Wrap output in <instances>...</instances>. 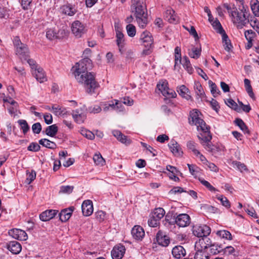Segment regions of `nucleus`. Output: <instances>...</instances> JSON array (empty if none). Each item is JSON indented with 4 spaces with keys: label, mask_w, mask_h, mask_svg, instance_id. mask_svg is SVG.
<instances>
[{
    "label": "nucleus",
    "mask_w": 259,
    "mask_h": 259,
    "mask_svg": "<svg viewBox=\"0 0 259 259\" xmlns=\"http://www.w3.org/2000/svg\"><path fill=\"white\" fill-rule=\"evenodd\" d=\"M175 222L179 227H185L190 224V218L186 213H181L176 217Z\"/></svg>",
    "instance_id": "15"
},
{
    "label": "nucleus",
    "mask_w": 259,
    "mask_h": 259,
    "mask_svg": "<svg viewBox=\"0 0 259 259\" xmlns=\"http://www.w3.org/2000/svg\"><path fill=\"white\" fill-rule=\"evenodd\" d=\"M8 234L13 238L21 241H25L28 238L27 233L21 229H12L9 231Z\"/></svg>",
    "instance_id": "13"
},
{
    "label": "nucleus",
    "mask_w": 259,
    "mask_h": 259,
    "mask_svg": "<svg viewBox=\"0 0 259 259\" xmlns=\"http://www.w3.org/2000/svg\"><path fill=\"white\" fill-rule=\"evenodd\" d=\"M40 147L36 143L32 142L28 147L27 149L29 151L37 152L40 150Z\"/></svg>",
    "instance_id": "57"
},
{
    "label": "nucleus",
    "mask_w": 259,
    "mask_h": 259,
    "mask_svg": "<svg viewBox=\"0 0 259 259\" xmlns=\"http://www.w3.org/2000/svg\"><path fill=\"white\" fill-rule=\"evenodd\" d=\"M222 41L224 43V47L225 50L229 52L231 50V49L232 48V45L230 42V40L228 38V36L227 35V34L225 33H224L222 34Z\"/></svg>",
    "instance_id": "35"
},
{
    "label": "nucleus",
    "mask_w": 259,
    "mask_h": 259,
    "mask_svg": "<svg viewBox=\"0 0 259 259\" xmlns=\"http://www.w3.org/2000/svg\"><path fill=\"white\" fill-rule=\"evenodd\" d=\"M72 115L74 120L78 123H82L86 118L85 106L72 111Z\"/></svg>",
    "instance_id": "14"
},
{
    "label": "nucleus",
    "mask_w": 259,
    "mask_h": 259,
    "mask_svg": "<svg viewBox=\"0 0 259 259\" xmlns=\"http://www.w3.org/2000/svg\"><path fill=\"white\" fill-rule=\"evenodd\" d=\"M93 160L97 165L102 166L104 165L105 161L100 154H96L93 157Z\"/></svg>",
    "instance_id": "48"
},
{
    "label": "nucleus",
    "mask_w": 259,
    "mask_h": 259,
    "mask_svg": "<svg viewBox=\"0 0 259 259\" xmlns=\"http://www.w3.org/2000/svg\"><path fill=\"white\" fill-rule=\"evenodd\" d=\"M18 123L20 125L24 134H26L30 128L27 121L24 119H20L18 121Z\"/></svg>",
    "instance_id": "46"
},
{
    "label": "nucleus",
    "mask_w": 259,
    "mask_h": 259,
    "mask_svg": "<svg viewBox=\"0 0 259 259\" xmlns=\"http://www.w3.org/2000/svg\"><path fill=\"white\" fill-rule=\"evenodd\" d=\"M209 247H210V251L211 253L213 254L222 252V250H223L222 246L218 244H211Z\"/></svg>",
    "instance_id": "49"
},
{
    "label": "nucleus",
    "mask_w": 259,
    "mask_h": 259,
    "mask_svg": "<svg viewBox=\"0 0 259 259\" xmlns=\"http://www.w3.org/2000/svg\"><path fill=\"white\" fill-rule=\"evenodd\" d=\"M82 212L84 216H90L93 212V205L92 201L87 200L83 202L81 205Z\"/></svg>",
    "instance_id": "17"
},
{
    "label": "nucleus",
    "mask_w": 259,
    "mask_h": 259,
    "mask_svg": "<svg viewBox=\"0 0 259 259\" xmlns=\"http://www.w3.org/2000/svg\"><path fill=\"white\" fill-rule=\"evenodd\" d=\"M74 209L73 207H70L62 210L59 214L60 220L62 222L68 221L71 217Z\"/></svg>",
    "instance_id": "22"
},
{
    "label": "nucleus",
    "mask_w": 259,
    "mask_h": 259,
    "mask_svg": "<svg viewBox=\"0 0 259 259\" xmlns=\"http://www.w3.org/2000/svg\"><path fill=\"white\" fill-rule=\"evenodd\" d=\"M112 134L113 135L122 143L126 145H128L131 143V140L128 139L127 137L123 135L119 131L114 130L112 131Z\"/></svg>",
    "instance_id": "28"
},
{
    "label": "nucleus",
    "mask_w": 259,
    "mask_h": 259,
    "mask_svg": "<svg viewBox=\"0 0 259 259\" xmlns=\"http://www.w3.org/2000/svg\"><path fill=\"white\" fill-rule=\"evenodd\" d=\"M200 113L197 109L190 111L188 118L189 123L191 125H196L198 131L208 132L209 130L204 121L200 116Z\"/></svg>",
    "instance_id": "3"
},
{
    "label": "nucleus",
    "mask_w": 259,
    "mask_h": 259,
    "mask_svg": "<svg viewBox=\"0 0 259 259\" xmlns=\"http://www.w3.org/2000/svg\"><path fill=\"white\" fill-rule=\"evenodd\" d=\"M211 229L207 225H195L193 228V234L198 237H204L207 236L210 233Z\"/></svg>",
    "instance_id": "10"
},
{
    "label": "nucleus",
    "mask_w": 259,
    "mask_h": 259,
    "mask_svg": "<svg viewBox=\"0 0 259 259\" xmlns=\"http://www.w3.org/2000/svg\"><path fill=\"white\" fill-rule=\"evenodd\" d=\"M201 48L193 47L189 50L188 54L190 57L194 59L198 58L201 55Z\"/></svg>",
    "instance_id": "33"
},
{
    "label": "nucleus",
    "mask_w": 259,
    "mask_h": 259,
    "mask_svg": "<svg viewBox=\"0 0 259 259\" xmlns=\"http://www.w3.org/2000/svg\"><path fill=\"white\" fill-rule=\"evenodd\" d=\"M46 37L50 40L61 38V36L57 34L56 31L55 29L52 28L48 29L47 30Z\"/></svg>",
    "instance_id": "36"
},
{
    "label": "nucleus",
    "mask_w": 259,
    "mask_h": 259,
    "mask_svg": "<svg viewBox=\"0 0 259 259\" xmlns=\"http://www.w3.org/2000/svg\"><path fill=\"white\" fill-rule=\"evenodd\" d=\"M7 248L9 251L14 254L19 253L22 249L21 244L16 241H11L8 245Z\"/></svg>",
    "instance_id": "25"
},
{
    "label": "nucleus",
    "mask_w": 259,
    "mask_h": 259,
    "mask_svg": "<svg viewBox=\"0 0 259 259\" xmlns=\"http://www.w3.org/2000/svg\"><path fill=\"white\" fill-rule=\"evenodd\" d=\"M32 130L33 133L38 134L41 131V125L39 122L34 123L32 126Z\"/></svg>",
    "instance_id": "59"
},
{
    "label": "nucleus",
    "mask_w": 259,
    "mask_h": 259,
    "mask_svg": "<svg viewBox=\"0 0 259 259\" xmlns=\"http://www.w3.org/2000/svg\"><path fill=\"white\" fill-rule=\"evenodd\" d=\"M114 102L115 106V111L117 113L123 112L124 111V107L122 104H123L122 102H120L116 100H115Z\"/></svg>",
    "instance_id": "54"
},
{
    "label": "nucleus",
    "mask_w": 259,
    "mask_h": 259,
    "mask_svg": "<svg viewBox=\"0 0 259 259\" xmlns=\"http://www.w3.org/2000/svg\"><path fill=\"white\" fill-rule=\"evenodd\" d=\"M225 102L226 105L228 106L229 107L231 108L232 109H234V110L237 112L240 111V108L238 107L237 103L233 100L231 99H229L225 100Z\"/></svg>",
    "instance_id": "41"
},
{
    "label": "nucleus",
    "mask_w": 259,
    "mask_h": 259,
    "mask_svg": "<svg viewBox=\"0 0 259 259\" xmlns=\"http://www.w3.org/2000/svg\"><path fill=\"white\" fill-rule=\"evenodd\" d=\"M244 82L246 92L251 98H253L254 97V96L252 91V87L250 84V80L248 79L245 78L244 80Z\"/></svg>",
    "instance_id": "42"
},
{
    "label": "nucleus",
    "mask_w": 259,
    "mask_h": 259,
    "mask_svg": "<svg viewBox=\"0 0 259 259\" xmlns=\"http://www.w3.org/2000/svg\"><path fill=\"white\" fill-rule=\"evenodd\" d=\"M179 94L183 98H185L187 100L191 99V96L188 93L189 90L184 85H181L177 90Z\"/></svg>",
    "instance_id": "31"
},
{
    "label": "nucleus",
    "mask_w": 259,
    "mask_h": 259,
    "mask_svg": "<svg viewBox=\"0 0 259 259\" xmlns=\"http://www.w3.org/2000/svg\"><path fill=\"white\" fill-rule=\"evenodd\" d=\"M88 111L91 113H98L101 111V107L98 105H94L89 107Z\"/></svg>",
    "instance_id": "58"
},
{
    "label": "nucleus",
    "mask_w": 259,
    "mask_h": 259,
    "mask_svg": "<svg viewBox=\"0 0 259 259\" xmlns=\"http://www.w3.org/2000/svg\"><path fill=\"white\" fill-rule=\"evenodd\" d=\"M232 166L234 168H237L238 170L242 172L243 170H247L246 166L240 162L233 161L231 163Z\"/></svg>",
    "instance_id": "44"
},
{
    "label": "nucleus",
    "mask_w": 259,
    "mask_h": 259,
    "mask_svg": "<svg viewBox=\"0 0 259 259\" xmlns=\"http://www.w3.org/2000/svg\"><path fill=\"white\" fill-rule=\"evenodd\" d=\"M27 178L25 183L30 184L36 178V172L34 170H31L30 172H27Z\"/></svg>",
    "instance_id": "51"
},
{
    "label": "nucleus",
    "mask_w": 259,
    "mask_h": 259,
    "mask_svg": "<svg viewBox=\"0 0 259 259\" xmlns=\"http://www.w3.org/2000/svg\"><path fill=\"white\" fill-rule=\"evenodd\" d=\"M71 31L72 33L76 37H80L85 33V27L79 21H74L71 25Z\"/></svg>",
    "instance_id": "11"
},
{
    "label": "nucleus",
    "mask_w": 259,
    "mask_h": 259,
    "mask_svg": "<svg viewBox=\"0 0 259 259\" xmlns=\"http://www.w3.org/2000/svg\"><path fill=\"white\" fill-rule=\"evenodd\" d=\"M58 131V128L56 124H53L48 126L45 132L47 135L53 137L57 134Z\"/></svg>",
    "instance_id": "32"
},
{
    "label": "nucleus",
    "mask_w": 259,
    "mask_h": 259,
    "mask_svg": "<svg viewBox=\"0 0 259 259\" xmlns=\"http://www.w3.org/2000/svg\"><path fill=\"white\" fill-rule=\"evenodd\" d=\"M217 198L220 200L222 204L225 207H230V204L228 199L223 195H219L217 196Z\"/></svg>",
    "instance_id": "55"
},
{
    "label": "nucleus",
    "mask_w": 259,
    "mask_h": 259,
    "mask_svg": "<svg viewBox=\"0 0 259 259\" xmlns=\"http://www.w3.org/2000/svg\"><path fill=\"white\" fill-rule=\"evenodd\" d=\"M158 243L163 246H167L169 243V237L161 231H159L156 235Z\"/></svg>",
    "instance_id": "21"
},
{
    "label": "nucleus",
    "mask_w": 259,
    "mask_h": 259,
    "mask_svg": "<svg viewBox=\"0 0 259 259\" xmlns=\"http://www.w3.org/2000/svg\"><path fill=\"white\" fill-rule=\"evenodd\" d=\"M194 256V259H209V255L207 251V249L202 247L199 248L198 244H196Z\"/></svg>",
    "instance_id": "18"
},
{
    "label": "nucleus",
    "mask_w": 259,
    "mask_h": 259,
    "mask_svg": "<svg viewBox=\"0 0 259 259\" xmlns=\"http://www.w3.org/2000/svg\"><path fill=\"white\" fill-rule=\"evenodd\" d=\"M186 250L181 245L175 246L172 249V254L176 258H181L186 255Z\"/></svg>",
    "instance_id": "24"
},
{
    "label": "nucleus",
    "mask_w": 259,
    "mask_h": 259,
    "mask_svg": "<svg viewBox=\"0 0 259 259\" xmlns=\"http://www.w3.org/2000/svg\"><path fill=\"white\" fill-rule=\"evenodd\" d=\"M168 83L166 81H161L157 85V88L162 93L163 96L167 98H175L176 96V93L167 87Z\"/></svg>",
    "instance_id": "9"
},
{
    "label": "nucleus",
    "mask_w": 259,
    "mask_h": 259,
    "mask_svg": "<svg viewBox=\"0 0 259 259\" xmlns=\"http://www.w3.org/2000/svg\"><path fill=\"white\" fill-rule=\"evenodd\" d=\"M59 12L62 15L73 16L77 13V9L75 5L67 3L60 7Z\"/></svg>",
    "instance_id": "12"
},
{
    "label": "nucleus",
    "mask_w": 259,
    "mask_h": 259,
    "mask_svg": "<svg viewBox=\"0 0 259 259\" xmlns=\"http://www.w3.org/2000/svg\"><path fill=\"white\" fill-rule=\"evenodd\" d=\"M159 221L152 216L149 219L148 223L150 227H155L159 224Z\"/></svg>",
    "instance_id": "64"
},
{
    "label": "nucleus",
    "mask_w": 259,
    "mask_h": 259,
    "mask_svg": "<svg viewBox=\"0 0 259 259\" xmlns=\"http://www.w3.org/2000/svg\"><path fill=\"white\" fill-rule=\"evenodd\" d=\"M123 33L119 30L116 31V42L119 48V52L122 54L124 52V40Z\"/></svg>",
    "instance_id": "27"
},
{
    "label": "nucleus",
    "mask_w": 259,
    "mask_h": 259,
    "mask_svg": "<svg viewBox=\"0 0 259 259\" xmlns=\"http://www.w3.org/2000/svg\"><path fill=\"white\" fill-rule=\"evenodd\" d=\"M16 54L21 59L26 60L29 57V52L27 46L21 42L19 37L16 36L13 40Z\"/></svg>",
    "instance_id": "5"
},
{
    "label": "nucleus",
    "mask_w": 259,
    "mask_h": 259,
    "mask_svg": "<svg viewBox=\"0 0 259 259\" xmlns=\"http://www.w3.org/2000/svg\"><path fill=\"white\" fill-rule=\"evenodd\" d=\"M247 13L244 8L240 12L237 11L232 12V17L234 23L237 24L238 28H241L249 22V20L246 17Z\"/></svg>",
    "instance_id": "6"
},
{
    "label": "nucleus",
    "mask_w": 259,
    "mask_h": 259,
    "mask_svg": "<svg viewBox=\"0 0 259 259\" xmlns=\"http://www.w3.org/2000/svg\"><path fill=\"white\" fill-rule=\"evenodd\" d=\"M212 25L213 27L214 28V29L217 30L218 33L221 34H223L224 33H225V30L223 29L219 20H215L214 21H213Z\"/></svg>",
    "instance_id": "52"
},
{
    "label": "nucleus",
    "mask_w": 259,
    "mask_h": 259,
    "mask_svg": "<svg viewBox=\"0 0 259 259\" xmlns=\"http://www.w3.org/2000/svg\"><path fill=\"white\" fill-rule=\"evenodd\" d=\"M222 252L225 255H229L232 254L235 252V249L231 246H227L225 248H223Z\"/></svg>",
    "instance_id": "60"
},
{
    "label": "nucleus",
    "mask_w": 259,
    "mask_h": 259,
    "mask_svg": "<svg viewBox=\"0 0 259 259\" xmlns=\"http://www.w3.org/2000/svg\"><path fill=\"white\" fill-rule=\"evenodd\" d=\"M196 145L197 144L193 141H189L187 143L188 148L192 150L196 156H198V154H199V151L196 148Z\"/></svg>",
    "instance_id": "45"
},
{
    "label": "nucleus",
    "mask_w": 259,
    "mask_h": 259,
    "mask_svg": "<svg viewBox=\"0 0 259 259\" xmlns=\"http://www.w3.org/2000/svg\"><path fill=\"white\" fill-rule=\"evenodd\" d=\"M140 38L144 46L147 48V49L143 50V53L145 55H149L151 53V48L153 44V39L151 33L148 31H144L141 34Z\"/></svg>",
    "instance_id": "7"
},
{
    "label": "nucleus",
    "mask_w": 259,
    "mask_h": 259,
    "mask_svg": "<svg viewBox=\"0 0 259 259\" xmlns=\"http://www.w3.org/2000/svg\"><path fill=\"white\" fill-rule=\"evenodd\" d=\"M175 68L180 64H182L183 67L190 74L193 72V68L187 57H184L182 60L181 49L177 47L175 49Z\"/></svg>",
    "instance_id": "4"
},
{
    "label": "nucleus",
    "mask_w": 259,
    "mask_h": 259,
    "mask_svg": "<svg viewBox=\"0 0 259 259\" xmlns=\"http://www.w3.org/2000/svg\"><path fill=\"white\" fill-rule=\"evenodd\" d=\"M95 214L97 219L100 222L103 221L105 219L106 216V213L102 210L97 211Z\"/></svg>",
    "instance_id": "63"
},
{
    "label": "nucleus",
    "mask_w": 259,
    "mask_h": 259,
    "mask_svg": "<svg viewBox=\"0 0 259 259\" xmlns=\"http://www.w3.org/2000/svg\"><path fill=\"white\" fill-rule=\"evenodd\" d=\"M168 147L171 152L175 155H181V150L178 143L175 140H171L168 144Z\"/></svg>",
    "instance_id": "29"
},
{
    "label": "nucleus",
    "mask_w": 259,
    "mask_h": 259,
    "mask_svg": "<svg viewBox=\"0 0 259 259\" xmlns=\"http://www.w3.org/2000/svg\"><path fill=\"white\" fill-rule=\"evenodd\" d=\"M58 212L57 210L48 209L41 212L39 215V218L42 221H48L53 219Z\"/></svg>",
    "instance_id": "19"
},
{
    "label": "nucleus",
    "mask_w": 259,
    "mask_h": 259,
    "mask_svg": "<svg viewBox=\"0 0 259 259\" xmlns=\"http://www.w3.org/2000/svg\"><path fill=\"white\" fill-rule=\"evenodd\" d=\"M194 89L195 93L199 97L202 98L204 96V92L202 87L199 82H196L194 84Z\"/></svg>",
    "instance_id": "40"
},
{
    "label": "nucleus",
    "mask_w": 259,
    "mask_h": 259,
    "mask_svg": "<svg viewBox=\"0 0 259 259\" xmlns=\"http://www.w3.org/2000/svg\"><path fill=\"white\" fill-rule=\"evenodd\" d=\"M201 183L207 188L210 191H215L216 189L208 182L203 179H199Z\"/></svg>",
    "instance_id": "61"
},
{
    "label": "nucleus",
    "mask_w": 259,
    "mask_h": 259,
    "mask_svg": "<svg viewBox=\"0 0 259 259\" xmlns=\"http://www.w3.org/2000/svg\"><path fill=\"white\" fill-rule=\"evenodd\" d=\"M125 247L123 245L119 244L115 246L111 251V256L113 259H121L125 253Z\"/></svg>",
    "instance_id": "16"
},
{
    "label": "nucleus",
    "mask_w": 259,
    "mask_h": 259,
    "mask_svg": "<svg viewBox=\"0 0 259 259\" xmlns=\"http://www.w3.org/2000/svg\"><path fill=\"white\" fill-rule=\"evenodd\" d=\"M32 74L35 76L36 80L40 83H42L47 80L44 70L41 67H38L33 71Z\"/></svg>",
    "instance_id": "26"
},
{
    "label": "nucleus",
    "mask_w": 259,
    "mask_h": 259,
    "mask_svg": "<svg viewBox=\"0 0 259 259\" xmlns=\"http://www.w3.org/2000/svg\"><path fill=\"white\" fill-rule=\"evenodd\" d=\"M209 85L211 88V93L213 96V97H215L217 96L220 94V91L218 88L216 84L213 83L211 80H209L208 81Z\"/></svg>",
    "instance_id": "47"
},
{
    "label": "nucleus",
    "mask_w": 259,
    "mask_h": 259,
    "mask_svg": "<svg viewBox=\"0 0 259 259\" xmlns=\"http://www.w3.org/2000/svg\"><path fill=\"white\" fill-rule=\"evenodd\" d=\"M165 213V210L162 208L159 207L155 209L152 216L159 221L164 217Z\"/></svg>",
    "instance_id": "38"
},
{
    "label": "nucleus",
    "mask_w": 259,
    "mask_h": 259,
    "mask_svg": "<svg viewBox=\"0 0 259 259\" xmlns=\"http://www.w3.org/2000/svg\"><path fill=\"white\" fill-rule=\"evenodd\" d=\"M74 68L75 69L73 73L77 81L84 86L88 93L94 92L99 84L95 80V75L87 71L92 68L91 60L88 58H83L76 63Z\"/></svg>",
    "instance_id": "1"
},
{
    "label": "nucleus",
    "mask_w": 259,
    "mask_h": 259,
    "mask_svg": "<svg viewBox=\"0 0 259 259\" xmlns=\"http://www.w3.org/2000/svg\"><path fill=\"white\" fill-rule=\"evenodd\" d=\"M81 134L82 136L90 140H92L95 138L94 134L91 131L87 130H82Z\"/></svg>",
    "instance_id": "56"
},
{
    "label": "nucleus",
    "mask_w": 259,
    "mask_h": 259,
    "mask_svg": "<svg viewBox=\"0 0 259 259\" xmlns=\"http://www.w3.org/2000/svg\"><path fill=\"white\" fill-rule=\"evenodd\" d=\"M216 234L221 238H224L229 240H231L232 239V236L231 233L227 230H223L218 231Z\"/></svg>",
    "instance_id": "37"
},
{
    "label": "nucleus",
    "mask_w": 259,
    "mask_h": 259,
    "mask_svg": "<svg viewBox=\"0 0 259 259\" xmlns=\"http://www.w3.org/2000/svg\"><path fill=\"white\" fill-rule=\"evenodd\" d=\"M126 31L128 36L133 37L135 35L136 33V27L134 25L131 24H128L126 27Z\"/></svg>",
    "instance_id": "53"
},
{
    "label": "nucleus",
    "mask_w": 259,
    "mask_h": 259,
    "mask_svg": "<svg viewBox=\"0 0 259 259\" xmlns=\"http://www.w3.org/2000/svg\"><path fill=\"white\" fill-rule=\"evenodd\" d=\"M132 13L134 14L139 26L143 28L148 23L147 13L145 4L140 0H132Z\"/></svg>",
    "instance_id": "2"
},
{
    "label": "nucleus",
    "mask_w": 259,
    "mask_h": 259,
    "mask_svg": "<svg viewBox=\"0 0 259 259\" xmlns=\"http://www.w3.org/2000/svg\"><path fill=\"white\" fill-rule=\"evenodd\" d=\"M198 243L200 245V247L206 249H207V248L212 244L210 239L207 237V236L200 239Z\"/></svg>",
    "instance_id": "34"
},
{
    "label": "nucleus",
    "mask_w": 259,
    "mask_h": 259,
    "mask_svg": "<svg viewBox=\"0 0 259 259\" xmlns=\"http://www.w3.org/2000/svg\"><path fill=\"white\" fill-rule=\"evenodd\" d=\"M52 112L56 116L63 115L65 114V110L59 105H53L52 106Z\"/></svg>",
    "instance_id": "39"
},
{
    "label": "nucleus",
    "mask_w": 259,
    "mask_h": 259,
    "mask_svg": "<svg viewBox=\"0 0 259 259\" xmlns=\"http://www.w3.org/2000/svg\"><path fill=\"white\" fill-rule=\"evenodd\" d=\"M164 18L171 23H177L179 21L178 17L175 14V11L172 9H169L165 11Z\"/></svg>",
    "instance_id": "23"
},
{
    "label": "nucleus",
    "mask_w": 259,
    "mask_h": 259,
    "mask_svg": "<svg viewBox=\"0 0 259 259\" xmlns=\"http://www.w3.org/2000/svg\"><path fill=\"white\" fill-rule=\"evenodd\" d=\"M39 144L48 148L54 149L56 147V144L54 142L51 141L47 139H42L39 140Z\"/></svg>",
    "instance_id": "30"
},
{
    "label": "nucleus",
    "mask_w": 259,
    "mask_h": 259,
    "mask_svg": "<svg viewBox=\"0 0 259 259\" xmlns=\"http://www.w3.org/2000/svg\"><path fill=\"white\" fill-rule=\"evenodd\" d=\"M184 27L186 30H187L192 35H193L194 36V37L195 38V40L198 39L199 38L198 34H197V32H196V30H195V29L194 26H191L190 29H189L188 28H187L186 26H184Z\"/></svg>",
    "instance_id": "62"
},
{
    "label": "nucleus",
    "mask_w": 259,
    "mask_h": 259,
    "mask_svg": "<svg viewBox=\"0 0 259 259\" xmlns=\"http://www.w3.org/2000/svg\"><path fill=\"white\" fill-rule=\"evenodd\" d=\"M236 124L245 133H249L247 127L245 125L243 121L240 118H237L235 120Z\"/></svg>",
    "instance_id": "43"
},
{
    "label": "nucleus",
    "mask_w": 259,
    "mask_h": 259,
    "mask_svg": "<svg viewBox=\"0 0 259 259\" xmlns=\"http://www.w3.org/2000/svg\"><path fill=\"white\" fill-rule=\"evenodd\" d=\"M133 237L137 240H141L145 236V231L140 226H135L131 231Z\"/></svg>",
    "instance_id": "20"
},
{
    "label": "nucleus",
    "mask_w": 259,
    "mask_h": 259,
    "mask_svg": "<svg viewBox=\"0 0 259 259\" xmlns=\"http://www.w3.org/2000/svg\"><path fill=\"white\" fill-rule=\"evenodd\" d=\"M197 137L200 141V143L206 150L210 152L212 151L213 149V146L210 143L212 137L209 130L208 132H203L200 135H198Z\"/></svg>",
    "instance_id": "8"
},
{
    "label": "nucleus",
    "mask_w": 259,
    "mask_h": 259,
    "mask_svg": "<svg viewBox=\"0 0 259 259\" xmlns=\"http://www.w3.org/2000/svg\"><path fill=\"white\" fill-rule=\"evenodd\" d=\"M74 189L72 186H62L60 188L59 193L61 194H70Z\"/></svg>",
    "instance_id": "50"
}]
</instances>
